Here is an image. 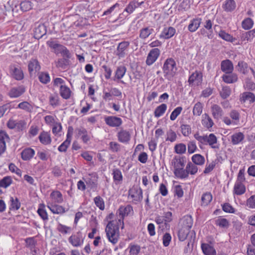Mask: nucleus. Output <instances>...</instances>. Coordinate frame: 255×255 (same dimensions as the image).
I'll return each mask as SVG.
<instances>
[{"label": "nucleus", "mask_w": 255, "mask_h": 255, "mask_svg": "<svg viewBox=\"0 0 255 255\" xmlns=\"http://www.w3.org/2000/svg\"><path fill=\"white\" fill-rule=\"evenodd\" d=\"M112 175L113 176V180L115 184L118 185L122 183L123 180V176L120 169H113Z\"/></svg>", "instance_id": "4be33fe9"}, {"label": "nucleus", "mask_w": 255, "mask_h": 255, "mask_svg": "<svg viewBox=\"0 0 255 255\" xmlns=\"http://www.w3.org/2000/svg\"><path fill=\"white\" fill-rule=\"evenodd\" d=\"M44 208L45 205L44 204H40V206L37 210V213L43 220H47L48 215Z\"/></svg>", "instance_id": "052dcab7"}, {"label": "nucleus", "mask_w": 255, "mask_h": 255, "mask_svg": "<svg viewBox=\"0 0 255 255\" xmlns=\"http://www.w3.org/2000/svg\"><path fill=\"white\" fill-rule=\"evenodd\" d=\"M186 163V158L184 156H175L171 161V164L174 167V169H179L184 167Z\"/></svg>", "instance_id": "dca6fc26"}, {"label": "nucleus", "mask_w": 255, "mask_h": 255, "mask_svg": "<svg viewBox=\"0 0 255 255\" xmlns=\"http://www.w3.org/2000/svg\"><path fill=\"white\" fill-rule=\"evenodd\" d=\"M167 109V105L165 104H162L155 109L154 114L156 118H159L162 116Z\"/></svg>", "instance_id": "09e8293b"}, {"label": "nucleus", "mask_w": 255, "mask_h": 255, "mask_svg": "<svg viewBox=\"0 0 255 255\" xmlns=\"http://www.w3.org/2000/svg\"><path fill=\"white\" fill-rule=\"evenodd\" d=\"M201 23V18H194L191 20L190 24L188 25V29L189 31L191 32H195L200 26Z\"/></svg>", "instance_id": "7c9ffc66"}, {"label": "nucleus", "mask_w": 255, "mask_h": 255, "mask_svg": "<svg viewBox=\"0 0 255 255\" xmlns=\"http://www.w3.org/2000/svg\"><path fill=\"white\" fill-rule=\"evenodd\" d=\"M215 224L220 228L227 229L230 226V222L226 218L220 216L215 221Z\"/></svg>", "instance_id": "c9c22d12"}, {"label": "nucleus", "mask_w": 255, "mask_h": 255, "mask_svg": "<svg viewBox=\"0 0 255 255\" xmlns=\"http://www.w3.org/2000/svg\"><path fill=\"white\" fill-rule=\"evenodd\" d=\"M49 104L53 107L59 105V98L57 94L51 95L49 97Z\"/></svg>", "instance_id": "774afa93"}, {"label": "nucleus", "mask_w": 255, "mask_h": 255, "mask_svg": "<svg viewBox=\"0 0 255 255\" xmlns=\"http://www.w3.org/2000/svg\"><path fill=\"white\" fill-rule=\"evenodd\" d=\"M212 200V195L210 192L204 193L201 197V206H207Z\"/></svg>", "instance_id": "a18cd8bd"}, {"label": "nucleus", "mask_w": 255, "mask_h": 255, "mask_svg": "<svg viewBox=\"0 0 255 255\" xmlns=\"http://www.w3.org/2000/svg\"><path fill=\"white\" fill-rule=\"evenodd\" d=\"M35 154L34 149L27 148L23 149L21 152V158L23 160H29L31 159Z\"/></svg>", "instance_id": "a878e982"}, {"label": "nucleus", "mask_w": 255, "mask_h": 255, "mask_svg": "<svg viewBox=\"0 0 255 255\" xmlns=\"http://www.w3.org/2000/svg\"><path fill=\"white\" fill-rule=\"evenodd\" d=\"M202 124L208 129L211 128L214 125V122L208 114L202 115Z\"/></svg>", "instance_id": "c85d7f7f"}, {"label": "nucleus", "mask_w": 255, "mask_h": 255, "mask_svg": "<svg viewBox=\"0 0 255 255\" xmlns=\"http://www.w3.org/2000/svg\"><path fill=\"white\" fill-rule=\"evenodd\" d=\"M117 213L119 215V219L118 221L119 222V226L122 225L121 229H123L124 227V219L125 217L132 215L133 213L132 207L130 205L127 206H121L119 208Z\"/></svg>", "instance_id": "20e7f679"}, {"label": "nucleus", "mask_w": 255, "mask_h": 255, "mask_svg": "<svg viewBox=\"0 0 255 255\" xmlns=\"http://www.w3.org/2000/svg\"><path fill=\"white\" fill-rule=\"evenodd\" d=\"M211 111L213 118L218 121L223 117L224 114L221 107L216 104H214L211 105Z\"/></svg>", "instance_id": "9b49d317"}, {"label": "nucleus", "mask_w": 255, "mask_h": 255, "mask_svg": "<svg viewBox=\"0 0 255 255\" xmlns=\"http://www.w3.org/2000/svg\"><path fill=\"white\" fill-rule=\"evenodd\" d=\"M201 249L205 255H216V252L214 248L208 244H202Z\"/></svg>", "instance_id": "72a5a7b5"}, {"label": "nucleus", "mask_w": 255, "mask_h": 255, "mask_svg": "<svg viewBox=\"0 0 255 255\" xmlns=\"http://www.w3.org/2000/svg\"><path fill=\"white\" fill-rule=\"evenodd\" d=\"M50 197L57 203H61L63 201V196L59 191H54L50 194Z\"/></svg>", "instance_id": "c03bdc74"}, {"label": "nucleus", "mask_w": 255, "mask_h": 255, "mask_svg": "<svg viewBox=\"0 0 255 255\" xmlns=\"http://www.w3.org/2000/svg\"><path fill=\"white\" fill-rule=\"evenodd\" d=\"M218 35L220 37L226 41H233V36L224 30H220L218 32Z\"/></svg>", "instance_id": "338daca9"}, {"label": "nucleus", "mask_w": 255, "mask_h": 255, "mask_svg": "<svg viewBox=\"0 0 255 255\" xmlns=\"http://www.w3.org/2000/svg\"><path fill=\"white\" fill-rule=\"evenodd\" d=\"M77 136L80 137L84 143H87L90 139V135L87 129L83 127H80L75 129Z\"/></svg>", "instance_id": "ddd939ff"}, {"label": "nucleus", "mask_w": 255, "mask_h": 255, "mask_svg": "<svg viewBox=\"0 0 255 255\" xmlns=\"http://www.w3.org/2000/svg\"><path fill=\"white\" fill-rule=\"evenodd\" d=\"M186 168L188 175L189 174L191 175H194L198 171L197 166L195 164L192 163L191 162L188 163Z\"/></svg>", "instance_id": "5fc2aeb1"}, {"label": "nucleus", "mask_w": 255, "mask_h": 255, "mask_svg": "<svg viewBox=\"0 0 255 255\" xmlns=\"http://www.w3.org/2000/svg\"><path fill=\"white\" fill-rule=\"evenodd\" d=\"M86 185L91 189L96 188L97 187V177L96 176H91L89 175V176L83 178Z\"/></svg>", "instance_id": "b1692460"}, {"label": "nucleus", "mask_w": 255, "mask_h": 255, "mask_svg": "<svg viewBox=\"0 0 255 255\" xmlns=\"http://www.w3.org/2000/svg\"><path fill=\"white\" fill-rule=\"evenodd\" d=\"M41 69L39 62L36 59H31L28 63V70L30 75L38 72Z\"/></svg>", "instance_id": "9d476101"}, {"label": "nucleus", "mask_w": 255, "mask_h": 255, "mask_svg": "<svg viewBox=\"0 0 255 255\" xmlns=\"http://www.w3.org/2000/svg\"><path fill=\"white\" fill-rule=\"evenodd\" d=\"M221 69L225 74H231L234 70L232 62L230 60H225L221 62Z\"/></svg>", "instance_id": "f3484780"}, {"label": "nucleus", "mask_w": 255, "mask_h": 255, "mask_svg": "<svg viewBox=\"0 0 255 255\" xmlns=\"http://www.w3.org/2000/svg\"><path fill=\"white\" fill-rule=\"evenodd\" d=\"M24 92L25 88L23 86L14 87L9 91L8 95L11 98H17L21 96Z\"/></svg>", "instance_id": "412c9836"}, {"label": "nucleus", "mask_w": 255, "mask_h": 255, "mask_svg": "<svg viewBox=\"0 0 255 255\" xmlns=\"http://www.w3.org/2000/svg\"><path fill=\"white\" fill-rule=\"evenodd\" d=\"M129 196L133 200L139 202L142 199V191L141 188H134L128 191Z\"/></svg>", "instance_id": "2eb2a0df"}, {"label": "nucleus", "mask_w": 255, "mask_h": 255, "mask_svg": "<svg viewBox=\"0 0 255 255\" xmlns=\"http://www.w3.org/2000/svg\"><path fill=\"white\" fill-rule=\"evenodd\" d=\"M12 183V179L10 176H5L0 180V187L7 188Z\"/></svg>", "instance_id": "e2e57ef3"}, {"label": "nucleus", "mask_w": 255, "mask_h": 255, "mask_svg": "<svg viewBox=\"0 0 255 255\" xmlns=\"http://www.w3.org/2000/svg\"><path fill=\"white\" fill-rule=\"evenodd\" d=\"M190 229L181 227L178 231V236L180 241H185L189 234Z\"/></svg>", "instance_id": "37998d69"}, {"label": "nucleus", "mask_w": 255, "mask_h": 255, "mask_svg": "<svg viewBox=\"0 0 255 255\" xmlns=\"http://www.w3.org/2000/svg\"><path fill=\"white\" fill-rule=\"evenodd\" d=\"M57 230L62 234L65 235L70 233L72 229L70 227L59 223L57 227Z\"/></svg>", "instance_id": "bf43d9fd"}, {"label": "nucleus", "mask_w": 255, "mask_h": 255, "mask_svg": "<svg viewBox=\"0 0 255 255\" xmlns=\"http://www.w3.org/2000/svg\"><path fill=\"white\" fill-rule=\"evenodd\" d=\"M129 46V42L128 41H123L119 43L115 51L116 56L119 59L124 58L127 54Z\"/></svg>", "instance_id": "423d86ee"}, {"label": "nucleus", "mask_w": 255, "mask_h": 255, "mask_svg": "<svg viewBox=\"0 0 255 255\" xmlns=\"http://www.w3.org/2000/svg\"><path fill=\"white\" fill-rule=\"evenodd\" d=\"M173 172L175 176L180 179H185L188 177L186 168L184 169V167L174 169Z\"/></svg>", "instance_id": "58836bf2"}, {"label": "nucleus", "mask_w": 255, "mask_h": 255, "mask_svg": "<svg viewBox=\"0 0 255 255\" xmlns=\"http://www.w3.org/2000/svg\"><path fill=\"white\" fill-rule=\"evenodd\" d=\"M34 32L37 38H41L46 34V28L43 25H39L35 28Z\"/></svg>", "instance_id": "4d7b16f0"}, {"label": "nucleus", "mask_w": 255, "mask_h": 255, "mask_svg": "<svg viewBox=\"0 0 255 255\" xmlns=\"http://www.w3.org/2000/svg\"><path fill=\"white\" fill-rule=\"evenodd\" d=\"M240 99L244 102L249 101L253 103L255 101V96L251 92H244L241 95Z\"/></svg>", "instance_id": "ea45409f"}, {"label": "nucleus", "mask_w": 255, "mask_h": 255, "mask_svg": "<svg viewBox=\"0 0 255 255\" xmlns=\"http://www.w3.org/2000/svg\"><path fill=\"white\" fill-rule=\"evenodd\" d=\"M9 139L6 133L4 131H0V154L3 153L6 149L5 141Z\"/></svg>", "instance_id": "6ab92c4d"}, {"label": "nucleus", "mask_w": 255, "mask_h": 255, "mask_svg": "<svg viewBox=\"0 0 255 255\" xmlns=\"http://www.w3.org/2000/svg\"><path fill=\"white\" fill-rule=\"evenodd\" d=\"M255 37V29L243 33L241 37L242 41H251Z\"/></svg>", "instance_id": "de8ad7c7"}, {"label": "nucleus", "mask_w": 255, "mask_h": 255, "mask_svg": "<svg viewBox=\"0 0 255 255\" xmlns=\"http://www.w3.org/2000/svg\"><path fill=\"white\" fill-rule=\"evenodd\" d=\"M176 33V29L171 26L165 27L159 35L160 38L167 39L171 38Z\"/></svg>", "instance_id": "4468645a"}, {"label": "nucleus", "mask_w": 255, "mask_h": 255, "mask_svg": "<svg viewBox=\"0 0 255 255\" xmlns=\"http://www.w3.org/2000/svg\"><path fill=\"white\" fill-rule=\"evenodd\" d=\"M154 29L150 27L142 28L139 31V37L141 39H145L152 33Z\"/></svg>", "instance_id": "2f4dec72"}, {"label": "nucleus", "mask_w": 255, "mask_h": 255, "mask_svg": "<svg viewBox=\"0 0 255 255\" xmlns=\"http://www.w3.org/2000/svg\"><path fill=\"white\" fill-rule=\"evenodd\" d=\"M160 53V50L157 48L152 49L148 53L146 59V64L150 66L153 64L157 59Z\"/></svg>", "instance_id": "6e6552de"}, {"label": "nucleus", "mask_w": 255, "mask_h": 255, "mask_svg": "<svg viewBox=\"0 0 255 255\" xmlns=\"http://www.w3.org/2000/svg\"><path fill=\"white\" fill-rule=\"evenodd\" d=\"M127 71V68L124 66H120L117 67L115 72V77L118 79H121L125 75Z\"/></svg>", "instance_id": "3c124183"}, {"label": "nucleus", "mask_w": 255, "mask_h": 255, "mask_svg": "<svg viewBox=\"0 0 255 255\" xmlns=\"http://www.w3.org/2000/svg\"><path fill=\"white\" fill-rule=\"evenodd\" d=\"M238 70L244 74H247L249 71V67L246 62L240 61L238 64Z\"/></svg>", "instance_id": "864d4df0"}, {"label": "nucleus", "mask_w": 255, "mask_h": 255, "mask_svg": "<svg viewBox=\"0 0 255 255\" xmlns=\"http://www.w3.org/2000/svg\"><path fill=\"white\" fill-rule=\"evenodd\" d=\"M244 135L242 132L235 133L231 136L232 143L234 145L238 144L244 139Z\"/></svg>", "instance_id": "a19ab883"}, {"label": "nucleus", "mask_w": 255, "mask_h": 255, "mask_svg": "<svg viewBox=\"0 0 255 255\" xmlns=\"http://www.w3.org/2000/svg\"><path fill=\"white\" fill-rule=\"evenodd\" d=\"M60 88V94L61 96L65 99H69L71 95L70 89L65 85H61Z\"/></svg>", "instance_id": "79ce46f5"}, {"label": "nucleus", "mask_w": 255, "mask_h": 255, "mask_svg": "<svg viewBox=\"0 0 255 255\" xmlns=\"http://www.w3.org/2000/svg\"><path fill=\"white\" fill-rule=\"evenodd\" d=\"M236 7V3L234 0H226L223 5V9L227 12L233 11Z\"/></svg>", "instance_id": "e433bc0d"}, {"label": "nucleus", "mask_w": 255, "mask_h": 255, "mask_svg": "<svg viewBox=\"0 0 255 255\" xmlns=\"http://www.w3.org/2000/svg\"><path fill=\"white\" fill-rule=\"evenodd\" d=\"M231 93V88L228 86H224L220 92V95L223 99H225L230 96Z\"/></svg>", "instance_id": "0e129e2a"}, {"label": "nucleus", "mask_w": 255, "mask_h": 255, "mask_svg": "<svg viewBox=\"0 0 255 255\" xmlns=\"http://www.w3.org/2000/svg\"><path fill=\"white\" fill-rule=\"evenodd\" d=\"M118 140L123 143L128 142L130 138V134L126 130H121L118 134Z\"/></svg>", "instance_id": "c756f323"}, {"label": "nucleus", "mask_w": 255, "mask_h": 255, "mask_svg": "<svg viewBox=\"0 0 255 255\" xmlns=\"http://www.w3.org/2000/svg\"><path fill=\"white\" fill-rule=\"evenodd\" d=\"M143 3V1L138 2L135 0H132L129 3L125 10L128 13L130 14L136 8L139 7Z\"/></svg>", "instance_id": "4c0bfd02"}, {"label": "nucleus", "mask_w": 255, "mask_h": 255, "mask_svg": "<svg viewBox=\"0 0 255 255\" xmlns=\"http://www.w3.org/2000/svg\"><path fill=\"white\" fill-rule=\"evenodd\" d=\"M47 207L53 214H62L66 212L65 208L60 205L51 204L47 205Z\"/></svg>", "instance_id": "473e14b6"}, {"label": "nucleus", "mask_w": 255, "mask_h": 255, "mask_svg": "<svg viewBox=\"0 0 255 255\" xmlns=\"http://www.w3.org/2000/svg\"><path fill=\"white\" fill-rule=\"evenodd\" d=\"M194 136L201 144H208L211 148L214 149H218L219 148V145L217 144V138L213 133H210L208 135L206 134L201 136L198 133H196Z\"/></svg>", "instance_id": "f03ea898"}, {"label": "nucleus", "mask_w": 255, "mask_h": 255, "mask_svg": "<svg viewBox=\"0 0 255 255\" xmlns=\"http://www.w3.org/2000/svg\"><path fill=\"white\" fill-rule=\"evenodd\" d=\"M49 46L54 50V52L56 55L60 54L63 57H70V52L65 46L54 41L50 42Z\"/></svg>", "instance_id": "39448f33"}, {"label": "nucleus", "mask_w": 255, "mask_h": 255, "mask_svg": "<svg viewBox=\"0 0 255 255\" xmlns=\"http://www.w3.org/2000/svg\"><path fill=\"white\" fill-rule=\"evenodd\" d=\"M174 150L177 154H183L186 152V146L182 143L177 144L174 146Z\"/></svg>", "instance_id": "680f3d73"}, {"label": "nucleus", "mask_w": 255, "mask_h": 255, "mask_svg": "<svg viewBox=\"0 0 255 255\" xmlns=\"http://www.w3.org/2000/svg\"><path fill=\"white\" fill-rule=\"evenodd\" d=\"M119 228L116 227L113 221H109L106 226L105 232L109 242L115 245L119 240Z\"/></svg>", "instance_id": "7ed1b4c3"}, {"label": "nucleus", "mask_w": 255, "mask_h": 255, "mask_svg": "<svg viewBox=\"0 0 255 255\" xmlns=\"http://www.w3.org/2000/svg\"><path fill=\"white\" fill-rule=\"evenodd\" d=\"M106 124L111 127H119L123 123L122 120L119 117L115 116H109L105 118Z\"/></svg>", "instance_id": "f8f14e48"}, {"label": "nucleus", "mask_w": 255, "mask_h": 255, "mask_svg": "<svg viewBox=\"0 0 255 255\" xmlns=\"http://www.w3.org/2000/svg\"><path fill=\"white\" fill-rule=\"evenodd\" d=\"M10 69L11 75L15 80H21L23 79V73L20 67L12 66Z\"/></svg>", "instance_id": "a211bd4d"}, {"label": "nucleus", "mask_w": 255, "mask_h": 255, "mask_svg": "<svg viewBox=\"0 0 255 255\" xmlns=\"http://www.w3.org/2000/svg\"><path fill=\"white\" fill-rule=\"evenodd\" d=\"M254 22L251 18H247L242 23V27L244 29L248 30L253 26Z\"/></svg>", "instance_id": "69168bd1"}, {"label": "nucleus", "mask_w": 255, "mask_h": 255, "mask_svg": "<svg viewBox=\"0 0 255 255\" xmlns=\"http://www.w3.org/2000/svg\"><path fill=\"white\" fill-rule=\"evenodd\" d=\"M202 74L199 72L195 71L189 77L188 79V82L189 84H195L198 85L202 81Z\"/></svg>", "instance_id": "aec40b11"}, {"label": "nucleus", "mask_w": 255, "mask_h": 255, "mask_svg": "<svg viewBox=\"0 0 255 255\" xmlns=\"http://www.w3.org/2000/svg\"><path fill=\"white\" fill-rule=\"evenodd\" d=\"M203 104L201 102H197L195 104L193 109V114L195 116H200L203 112Z\"/></svg>", "instance_id": "8fccbe9b"}, {"label": "nucleus", "mask_w": 255, "mask_h": 255, "mask_svg": "<svg viewBox=\"0 0 255 255\" xmlns=\"http://www.w3.org/2000/svg\"><path fill=\"white\" fill-rule=\"evenodd\" d=\"M68 241L73 246L78 247L82 246L84 242V239L82 238V233L78 232L76 234L72 235L69 239Z\"/></svg>", "instance_id": "1a4fd4ad"}, {"label": "nucleus", "mask_w": 255, "mask_h": 255, "mask_svg": "<svg viewBox=\"0 0 255 255\" xmlns=\"http://www.w3.org/2000/svg\"><path fill=\"white\" fill-rule=\"evenodd\" d=\"M9 202L10 210H18L21 206L20 202H19L18 199L16 197H10Z\"/></svg>", "instance_id": "f704fd0d"}, {"label": "nucleus", "mask_w": 255, "mask_h": 255, "mask_svg": "<svg viewBox=\"0 0 255 255\" xmlns=\"http://www.w3.org/2000/svg\"><path fill=\"white\" fill-rule=\"evenodd\" d=\"M223 81L227 83L231 84L236 82L238 81V75L236 73L232 72L231 74H225L222 76Z\"/></svg>", "instance_id": "5701e85b"}, {"label": "nucleus", "mask_w": 255, "mask_h": 255, "mask_svg": "<svg viewBox=\"0 0 255 255\" xmlns=\"http://www.w3.org/2000/svg\"><path fill=\"white\" fill-rule=\"evenodd\" d=\"M162 69L165 78L168 80H171L177 71L175 61L171 58L167 59L163 64Z\"/></svg>", "instance_id": "f257e3e1"}, {"label": "nucleus", "mask_w": 255, "mask_h": 255, "mask_svg": "<svg viewBox=\"0 0 255 255\" xmlns=\"http://www.w3.org/2000/svg\"><path fill=\"white\" fill-rule=\"evenodd\" d=\"M192 161L195 165H202L205 163V158L200 154H195L192 157Z\"/></svg>", "instance_id": "49530a36"}, {"label": "nucleus", "mask_w": 255, "mask_h": 255, "mask_svg": "<svg viewBox=\"0 0 255 255\" xmlns=\"http://www.w3.org/2000/svg\"><path fill=\"white\" fill-rule=\"evenodd\" d=\"M94 201L97 207L101 210L105 209V202L103 199L100 196H97L94 198Z\"/></svg>", "instance_id": "13d9d810"}, {"label": "nucleus", "mask_w": 255, "mask_h": 255, "mask_svg": "<svg viewBox=\"0 0 255 255\" xmlns=\"http://www.w3.org/2000/svg\"><path fill=\"white\" fill-rule=\"evenodd\" d=\"M193 220L191 216L186 215L183 217L181 221V227L184 228L191 229L192 227Z\"/></svg>", "instance_id": "cd10ccee"}, {"label": "nucleus", "mask_w": 255, "mask_h": 255, "mask_svg": "<svg viewBox=\"0 0 255 255\" xmlns=\"http://www.w3.org/2000/svg\"><path fill=\"white\" fill-rule=\"evenodd\" d=\"M38 79L41 83L46 84L50 81L49 74L47 72H42L38 74Z\"/></svg>", "instance_id": "603ef678"}, {"label": "nucleus", "mask_w": 255, "mask_h": 255, "mask_svg": "<svg viewBox=\"0 0 255 255\" xmlns=\"http://www.w3.org/2000/svg\"><path fill=\"white\" fill-rule=\"evenodd\" d=\"M73 128L72 127H69L66 140L58 147V150L60 152H66L67 148L69 146L73 134Z\"/></svg>", "instance_id": "0eeeda50"}, {"label": "nucleus", "mask_w": 255, "mask_h": 255, "mask_svg": "<svg viewBox=\"0 0 255 255\" xmlns=\"http://www.w3.org/2000/svg\"><path fill=\"white\" fill-rule=\"evenodd\" d=\"M38 138L40 142L44 145H48L51 142V138L50 134L44 131L40 133Z\"/></svg>", "instance_id": "393cba45"}, {"label": "nucleus", "mask_w": 255, "mask_h": 255, "mask_svg": "<svg viewBox=\"0 0 255 255\" xmlns=\"http://www.w3.org/2000/svg\"><path fill=\"white\" fill-rule=\"evenodd\" d=\"M69 58L63 57L59 59L56 62V66L62 69H65L69 64Z\"/></svg>", "instance_id": "6e6d98bb"}, {"label": "nucleus", "mask_w": 255, "mask_h": 255, "mask_svg": "<svg viewBox=\"0 0 255 255\" xmlns=\"http://www.w3.org/2000/svg\"><path fill=\"white\" fill-rule=\"evenodd\" d=\"M246 191V186L244 183L235 182L233 189V193L234 194L241 195L244 194Z\"/></svg>", "instance_id": "bb28decb"}]
</instances>
